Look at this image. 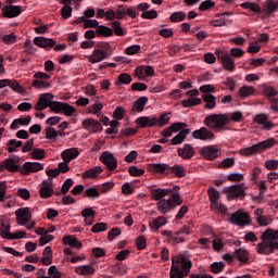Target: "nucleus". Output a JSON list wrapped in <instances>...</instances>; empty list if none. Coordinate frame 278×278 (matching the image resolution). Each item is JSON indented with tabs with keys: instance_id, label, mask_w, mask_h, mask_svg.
<instances>
[{
	"instance_id": "obj_1",
	"label": "nucleus",
	"mask_w": 278,
	"mask_h": 278,
	"mask_svg": "<svg viewBox=\"0 0 278 278\" xmlns=\"http://www.w3.org/2000/svg\"><path fill=\"white\" fill-rule=\"evenodd\" d=\"M231 121L235 123H242V112L236 111L229 115L227 114H211L203 121L204 125L214 131H229L227 127Z\"/></svg>"
},
{
	"instance_id": "obj_2",
	"label": "nucleus",
	"mask_w": 278,
	"mask_h": 278,
	"mask_svg": "<svg viewBox=\"0 0 278 278\" xmlns=\"http://www.w3.org/2000/svg\"><path fill=\"white\" fill-rule=\"evenodd\" d=\"M271 147H275V139H267L265 141L255 143L251 147L242 148L239 151V153L241 155H244L245 157H249L250 155H255L257 153H264V151H268V149H271Z\"/></svg>"
},
{
	"instance_id": "obj_3",
	"label": "nucleus",
	"mask_w": 278,
	"mask_h": 278,
	"mask_svg": "<svg viewBox=\"0 0 278 278\" xmlns=\"http://www.w3.org/2000/svg\"><path fill=\"white\" fill-rule=\"evenodd\" d=\"M16 223L20 227H26L31 230L36 227V220H31V211L29 207H21L15 211Z\"/></svg>"
},
{
	"instance_id": "obj_4",
	"label": "nucleus",
	"mask_w": 278,
	"mask_h": 278,
	"mask_svg": "<svg viewBox=\"0 0 278 278\" xmlns=\"http://www.w3.org/2000/svg\"><path fill=\"white\" fill-rule=\"evenodd\" d=\"M97 49H94L91 53V55H88V62L91 64H98V62H103L108 58V54L110 53V43L108 42H100L98 43Z\"/></svg>"
},
{
	"instance_id": "obj_5",
	"label": "nucleus",
	"mask_w": 278,
	"mask_h": 278,
	"mask_svg": "<svg viewBox=\"0 0 278 278\" xmlns=\"http://www.w3.org/2000/svg\"><path fill=\"white\" fill-rule=\"evenodd\" d=\"M3 170L21 173V159L18 156H11L0 162V173H3Z\"/></svg>"
},
{
	"instance_id": "obj_6",
	"label": "nucleus",
	"mask_w": 278,
	"mask_h": 278,
	"mask_svg": "<svg viewBox=\"0 0 278 278\" xmlns=\"http://www.w3.org/2000/svg\"><path fill=\"white\" fill-rule=\"evenodd\" d=\"M230 223L232 225H238V227H247V225H251V216L249 213L239 210L230 216Z\"/></svg>"
},
{
	"instance_id": "obj_7",
	"label": "nucleus",
	"mask_w": 278,
	"mask_h": 278,
	"mask_svg": "<svg viewBox=\"0 0 278 278\" xmlns=\"http://www.w3.org/2000/svg\"><path fill=\"white\" fill-rule=\"evenodd\" d=\"M223 193L228 194V201H233V199H244V197H247V193L244 192V187H242V185L226 187L223 190Z\"/></svg>"
},
{
	"instance_id": "obj_8",
	"label": "nucleus",
	"mask_w": 278,
	"mask_h": 278,
	"mask_svg": "<svg viewBox=\"0 0 278 278\" xmlns=\"http://www.w3.org/2000/svg\"><path fill=\"white\" fill-rule=\"evenodd\" d=\"M210 127H201L200 129L194 130L191 136L195 140H203L204 142H212L216 139V135L212 130H210Z\"/></svg>"
},
{
	"instance_id": "obj_9",
	"label": "nucleus",
	"mask_w": 278,
	"mask_h": 278,
	"mask_svg": "<svg viewBox=\"0 0 278 278\" xmlns=\"http://www.w3.org/2000/svg\"><path fill=\"white\" fill-rule=\"evenodd\" d=\"M99 160L106 166L108 170H116L118 168V160L110 151L102 152Z\"/></svg>"
},
{
	"instance_id": "obj_10",
	"label": "nucleus",
	"mask_w": 278,
	"mask_h": 278,
	"mask_svg": "<svg viewBox=\"0 0 278 278\" xmlns=\"http://www.w3.org/2000/svg\"><path fill=\"white\" fill-rule=\"evenodd\" d=\"M200 155L204 157V160H208L210 162H214L220 155V149L216 144L205 146L200 150Z\"/></svg>"
},
{
	"instance_id": "obj_11",
	"label": "nucleus",
	"mask_w": 278,
	"mask_h": 278,
	"mask_svg": "<svg viewBox=\"0 0 278 278\" xmlns=\"http://www.w3.org/2000/svg\"><path fill=\"white\" fill-rule=\"evenodd\" d=\"M23 8L21 5L5 4L1 9V16L3 18H16V16H21Z\"/></svg>"
},
{
	"instance_id": "obj_12",
	"label": "nucleus",
	"mask_w": 278,
	"mask_h": 278,
	"mask_svg": "<svg viewBox=\"0 0 278 278\" xmlns=\"http://www.w3.org/2000/svg\"><path fill=\"white\" fill-rule=\"evenodd\" d=\"M45 170V164L38 162H26L23 164L20 173L22 175H31V173H40Z\"/></svg>"
},
{
	"instance_id": "obj_13",
	"label": "nucleus",
	"mask_w": 278,
	"mask_h": 278,
	"mask_svg": "<svg viewBox=\"0 0 278 278\" xmlns=\"http://www.w3.org/2000/svg\"><path fill=\"white\" fill-rule=\"evenodd\" d=\"M187 97H191L188 100H182L181 105L182 108H194V105H201L202 100L201 98H195L199 94L198 89H191L186 92Z\"/></svg>"
},
{
	"instance_id": "obj_14",
	"label": "nucleus",
	"mask_w": 278,
	"mask_h": 278,
	"mask_svg": "<svg viewBox=\"0 0 278 278\" xmlns=\"http://www.w3.org/2000/svg\"><path fill=\"white\" fill-rule=\"evenodd\" d=\"M52 101H53L52 93H42L39 96V99L35 105V110L37 112H42V110H47V108L51 106Z\"/></svg>"
},
{
	"instance_id": "obj_15",
	"label": "nucleus",
	"mask_w": 278,
	"mask_h": 278,
	"mask_svg": "<svg viewBox=\"0 0 278 278\" xmlns=\"http://www.w3.org/2000/svg\"><path fill=\"white\" fill-rule=\"evenodd\" d=\"M52 101H53L52 93H42L39 96V99L35 105V110L37 112H42V110H47V108L51 106Z\"/></svg>"
},
{
	"instance_id": "obj_16",
	"label": "nucleus",
	"mask_w": 278,
	"mask_h": 278,
	"mask_svg": "<svg viewBox=\"0 0 278 278\" xmlns=\"http://www.w3.org/2000/svg\"><path fill=\"white\" fill-rule=\"evenodd\" d=\"M53 192V179L49 178L48 180H43L39 190L41 199H51Z\"/></svg>"
},
{
	"instance_id": "obj_17",
	"label": "nucleus",
	"mask_w": 278,
	"mask_h": 278,
	"mask_svg": "<svg viewBox=\"0 0 278 278\" xmlns=\"http://www.w3.org/2000/svg\"><path fill=\"white\" fill-rule=\"evenodd\" d=\"M178 156L182 160H192L197 155V150L190 143H185L182 148L177 149Z\"/></svg>"
},
{
	"instance_id": "obj_18",
	"label": "nucleus",
	"mask_w": 278,
	"mask_h": 278,
	"mask_svg": "<svg viewBox=\"0 0 278 278\" xmlns=\"http://www.w3.org/2000/svg\"><path fill=\"white\" fill-rule=\"evenodd\" d=\"M136 125L140 129L157 127V117L140 116L136 119Z\"/></svg>"
},
{
	"instance_id": "obj_19",
	"label": "nucleus",
	"mask_w": 278,
	"mask_h": 278,
	"mask_svg": "<svg viewBox=\"0 0 278 278\" xmlns=\"http://www.w3.org/2000/svg\"><path fill=\"white\" fill-rule=\"evenodd\" d=\"M83 127L84 129H87V131H90L91 134H99V131H103V127L101 126V123L93 118H87L83 121Z\"/></svg>"
},
{
	"instance_id": "obj_20",
	"label": "nucleus",
	"mask_w": 278,
	"mask_h": 278,
	"mask_svg": "<svg viewBox=\"0 0 278 278\" xmlns=\"http://www.w3.org/2000/svg\"><path fill=\"white\" fill-rule=\"evenodd\" d=\"M217 58L226 71L232 72L236 68V62L233 61V56H231V54L220 52L217 54Z\"/></svg>"
},
{
	"instance_id": "obj_21",
	"label": "nucleus",
	"mask_w": 278,
	"mask_h": 278,
	"mask_svg": "<svg viewBox=\"0 0 278 278\" xmlns=\"http://www.w3.org/2000/svg\"><path fill=\"white\" fill-rule=\"evenodd\" d=\"M50 110L55 112V114H60L61 112L66 116H71V105L68 103L52 101L50 103Z\"/></svg>"
},
{
	"instance_id": "obj_22",
	"label": "nucleus",
	"mask_w": 278,
	"mask_h": 278,
	"mask_svg": "<svg viewBox=\"0 0 278 278\" xmlns=\"http://www.w3.org/2000/svg\"><path fill=\"white\" fill-rule=\"evenodd\" d=\"M254 123H257V125H262L265 131H270L275 128V124L268 122V115H266L265 113H260L255 115Z\"/></svg>"
},
{
	"instance_id": "obj_23",
	"label": "nucleus",
	"mask_w": 278,
	"mask_h": 278,
	"mask_svg": "<svg viewBox=\"0 0 278 278\" xmlns=\"http://www.w3.org/2000/svg\"><path fill=\"white\" fill-rule=\"evenodd\" d=\"M61 157L63 162L59 163L58 168L60 173H68V170H71V167L68 166V164H71V149L64 150Z\"/></svg>"
},
{
	"instance_id": "obj_24",
	"label": "nucleus",
	"mask_w": 278,
	"mask_h": 278,
	"mask_svg": "<svg viewBox=\"0 0 278 278\" xmlns=\"http://www.w3.org/2000/svg\"><path fill=\"white\" fill-rule=\"evenodd\" d=\"M156 210L160 214H168L173 208V199H162L156 203Z\"/></svg>"
},
{
	"instance_id": "obj_25",
	"label": "nucleus",
	"mask_w": 278,
	"mask_h": 278,
	"mask_svg": "<svg viewBox=\"0 0 278 278\" xmlns=\"http://www.w3.org/2000/svg\"><path fill=\"white\" fill-rule=\"evenodd\" d=\"M34 45H36V47H40V49H49L51 47H55V39L45 38V37H36L34 39Z\"/></svg>"
},
{
	"instance_id": "obj_26",
	"label": "nucleus",
	"mask_w": 278,
	"mask_h": 278,
	"mask_svg": "<svg viewBox=\"0 0 278 278\" xmlns=\"http://www.w3.org/2000/svg\"><path fill=\"white\" fill-rule=\"evenodd\" d=\"M150 192L154 201H162L164 197H168V194H173V189L156 188V189H151Z\"/></svg>"
},
{
	"instance_id": "obj_27",
	"label": "nucleus",
	"mask_w": 278,
	"mask_h": 278,
	"mask_svg": "<svg viewBox=\"0 0 278 278\" xmlns=\"http://www.w3.org/2000/svg\"><path fill=\"white\" fill-rule=\"evenodd\" d=\"M181 260H186V257L181 256H174L172 258V267H170V270L169 273L172 274V277L174 275H178V278H181V267L179 266L181 264Z\"/></svg>"
},
{
	"instance_id": "obj_28",
	"label": "nucleus",
	"mask_w": 278,
	"mask_h": 278,
	"mask_svg": "<svg viewBox=\"0 0 278 278\" xmlns=\"http://www.w3.org/2000/svg\"><path fill=\"white\" fill-rule=\"evenodd\" d=\"M40 262L43 266H51V264H53V250L51 247L45 248Z\"/></svg>"
},
{
	"instance_id": "obj_29",
	"label": "nucleus",
	"mask_w": 278,
	"mask_h": 278,
	"mask_svg": "<svg viewBox=\"0 0 278 278\" xmlns=\"http://www.w3.org/2000/svg\"><path fill=\"white\" fill-rule=\"evenodd\" d=\"M149 170H151V173H159V175H164L166 170H170V165L166 163H152L149 165Z\"/></svg>"
},
{
	"instance_id": "obj_30",
	"label": "nucleus",
	"mask_w": 278,
	"mask_h": 278,
	"mask_svg": "<svg viewBox=\"0 0 278 278\" xmlns=\"http://www.w3.org/2000/svg\"><path fill=\"white\" fill-rule=\"evenodd\" d=\"M103 173V168L101 166H96L93 168L87 169L83 173V179H97L99 175Z\"/></svg>"
},
{
	"instance_id": "obj_31",
	"label": "nucleus",
	"mask_w": 278,
	"mask_h": 278,
	"mask_svg": "<svg viewBox=\"0 0 278 278\" xmlns=\"http://www.w3.org/2000/svg\"><path fill=\"white\" fill-rule=\"evenodd\" d=\"M235 260H238V262H241V264H247L249 262V251L243 248H239L235 250L233 252Z\"/></svg>"
},
{
	"instance_id": "obj_32",
	"label": "nucleus",
	"mask_w": 278,
	"mask_h": 278,
	"mask_svg": "<svg viewBox=\"0 0 278 278\" xmlns=\"http://www.w3.org/2000/svg\"><path fill=\"white\" fill-rule=\"evenodd\" d=\"M31 123V116L27 115L25 117L15 118L10 126V129H18L20 126L27 127Z\"/></svg>"
},
{
	"instance_id": "obj_33",
	"label": "nucleus",
	"mask_w": 278,
	"mask_h": 278,
	"mask_svg": "<svg viewBox=\"0 0 278 278\" xmlns=\"http://www.w3.org/2000/svg\"><path fill=\"white\" fill-rule=\"evenodd\" d=\"M94 271V267H92L91 265H81L75 267L76 275H83V277H91Z\"/></svg>"
},
{
	"instance_id": "obj_34",
	"label": "nucleus",
	"mask_w": 278,
	"mask_h": 278,
	"mask_svg": "<svg viewBox=\"0 0 278 278\" xmlns=\"http://www.w3.org/2000/svg\"><path fill=\"white\" fill-rule=\"evenodd\" d=\"M208 199L211 201V207H217L218 206V199H220V193L216 188L210 187L207 190Z\"/></svg>"
},
{
	"instance_id": "obj_35",
	"label": "nucleus",
	"mask_w": 278,
	"mask_h": 278,
	"mask_svg": "<svg viewBox=\"0 0 278 278\" xmlns=\"http://www.w3.org/2000/svg\"><path fill=\"white\" fill-rule=\"evenodd\" d=\"M74 23H84V29H94L99 27V22L97 20H88L84 16L78 17V20Z\"/></svg>"
},
{
	"instance_id": "obj_36",
	"label": "nucleus",
	"mask_w": 278,
	"mask_h": 278,
	"mask_svg": "<svg viewBox=\"0 0 278 278\" xmlns=\"http://www.w3.org/2000/svg\"><path fill=\"white\" fill-rule=\"evenodd\" d=\"M10 229L11 226L10 224L5 223V217L4 216H0V236L1 238H3L4 240H8V238L10 237Z\"/></svg>"
},
{
	"instance_id": "obj_37",
	"label": "nucleus",
	"mask_w": 278,
	"mask_h": 278,
	"mask_svg": "<svg viewBox=\"0 0 278 278\" xmlns=\"http://www.w3.org/2000/svg\"><path fill=\"white\" fill-rule=\"evenodd\" d=\"M257 253L261 255H270L273 253V244L270 241H263L257 244Z\"/></svg>"
},
{
	"instance_id": "obj_38",
	"label": "nucleus",
	"mask_w": 278,
	"mask_h": 278,
	"mask_svg": "<svg viewBox=\"0 0 278 278\" xmlns=\"http://www.w3.org/2000/svg\"><path fill=\"white\" fill-rule=\"evenodd\" d=\"M188 134H190V128H185L179 131L173 139H172V144L175 147L177 144H181L184 140L188 137Z\"/></svg>"
},
{
	"instance_id": "obj_39",
	"label": "nucleus",
	"mask_w": 278,
	"mask_h": 278,
	"mask_svg": "<svg viewBox=\"0 0 278 278\" xmlns=\"http://www.w3.org/2000/svg\"><path fill=\"white\" fill-rule=\"evenodd\" d=\"M203 101H205V105L204 108H206V110H214V108H216V97L212 93H204L202 96Z\"/></svg>"
},
{
	"instance_id": "obj_40",
	"label": "nucleus",
	"mask_w": 278,
	"mask_h": 278,
	"mask_svg": "<svg viewBox=\"0 0 278 278\" xmlns=\"http://www.w3.org/2000/svg\"><path fill=\"white\" fill-rule=\"evenodd\" d=\"M97 36H103L104 38H110V36L114 35V29L104 26V25H98L96 29Z\"/></svg>"
},
{
	"instance_id": "obj_41",
	"label": "nucleus",
	"mask_w": 278,
	"mask_h": 278,
	"mask_svg": "<svg viewBox=\"0 0 278 278\" xmlns=\"http://www.w3.org/2000/svg\"><path fill=\"white\" fill-rule=\"evenodd\" d=\"M93 105L90 106L89 114H97L98 117H101V111L103 110V104L101 103L99 97L93 98Z\"/></svg>"
},
{
	"instance_id": "obj_42",
	"label": "nucleus",
	"mask_w": 278,
	"mask_h": 278,
	"mask_svg": "<svg viewBox=\"0 0 278 278\" xmlns=\"http://www.w3.org/2000/svg\"><path fill=\"white\" fill-rule=\"evenodd\" d=\"M149 103L148 97H140L132 105V112H142L144 110V105Z\"/></svg>"
},
{
	"instance_id": "obj_43",
	"label": "nucleus",
	"mask_w": 278,
	"mask_h": 278,
	"mask_svg": "<svg viewBox=\"0 0 278 278\" xmlns=\"http://www.w3.org/2000/svg\"><path fill=\"white\" fill-rule=\"evenodd\" d=\"M166 223H167L166 217L159 216L150 223V227L151 229H154L155 231H157L161 227H164Z\"/></svg>"
},
{
	"instance_id": "obj_44",
	"label": "nucleus",
	"mask_w": 278,
	"mask_h": 278,
	"mask_svg": "<svg viewBox=\"0 0 278 278\" xmlns=\"http://www.w3.org/2000/svg\"><path fill=\"white\" fill-rule=\"evenodd\" d=\"M181 268V278L188 277V275H190V269L192 268V261L182 258Z\"/></svg>"
},
{
	"instance_id": "obj_45",
	"label": "nucleus",
	"mask_w": 278,
	"mask_h": 278,
	"mask_svg": "<svg viewBox=\"0 0 278 278\" xmlns=\"http://www.w3.org/2000/svg\"><path fill=\"white\" fill-rule=\"evenodd\" d=\"M131 84V75L127 73L119 74L117 77V81L115 83L116 86H129Z\"/></svg>"
},
{
	"instance_id": "obj_46",
	"label": "nucleus",
	"mask_w": 278,
	"mask_h": 278,
	"mask_svg": "<svg viewBox=\"0 0 278 278\" xmlns=\"http://www.w3.org/2000/svg\"><path fill=\"white\" fill-rule=\"evenodd\" d=\"M33 87L37 88V90H47V88H51V83H49L48 80L35 78V80L33 81Z\"/></svg>"
},
{
	"instance_id": "obj_47",
	"label": "nucleus",
	"mask_w": 278,
	"mask_h": 278,
	"mask_svg": "<svg viewBox=\"0 0 278 278\" xmlns=\"http://www.w3.org/2000/svg\"><path fill=\"white\" fill-rule=\"evenodd\" d=\"M170 123V113L164 112L157 117V127H164Z\"/></svg>"
},
{
	"instance_id": "obj_48",
	"label": "nucleus",
	"mask_w": 278,
	"mask_h": 278,
	"mask_svg": "<svg viewBox=\"0 0 278 278\" xmlns=\"http://www.w3.org/2000/svg\"><path fill=\"white\" fill-rule=\"evenodd\" d=\"M263 92L265 97H267L268 101H270V99H275V97L278 96L277 89H275V87H270L267 85L263 87Z\"/></svg>"
},
{
	"instance_id": "obj_49",
	"label": "nucleus",
	"mask_w": 278,
	"mask_h": 278,
	"mask_svg": "<svg viewBox=\"0 0 278 278\" xmlns=\"http://www.w3.org/2000/svg\"><path fill=\"white\" fill-rule=\"evenodd\" d=\"M233 166H236V160L233 157H226L218 164V168H223L224 170L233 168Z\"/></svg>"
},
{
	"instance_id": "obj_50",
	"label": "nucleus",
	"mask_w": 278,
	"mask_h": 278,
	"mask_svg": "<svg viewBox=\"0 0 278 278\" xmlns=\"http://www.w3.org/2000/svg\"><path fill=\"white\" fill-rule=\"evenodd\" d=\"M255 92V88L251 86H242L239 90V96L241 99H247V97H251Z\"/></svg>"
},
{
	"instance_id": "obj_51",
	"label": "nucleus",
	"mask_w": 278,
	"mask_h": 278,
	"mask_svg": "<svg viewBox=\"0 0 278 278\" xmlns=\"http://www.w3.org/2000/svg\"><path fill=\"white\" fill-rule=\"evenodd\" d=\"M30 156L33 160H45L47 157V152L43 149L35 148L33 149Z\"/></svg>"
},
{
	"instance_id": "obj_52",
	"label": "nucleus",
	"mask_w": 278,
	"mask_h": 278,
	"mask_svg": "<svg viewBox=\"0 0 278 278\" xmlns=\"http://www.w3.org/2000/svg\"><path fill=\"white\" fill-rule=\"evenodd\" d=\"M169 21L170 23H181L182 21H186V14L184 13V11L174 12L169 16Z\"/></svg>"
},
{
	"instance_id": "obj_53",
	"label": "nucleus",
	"mask_w": 278,
	"mask_h": 278,
	"mask_svg": "<svg viewBox=\"0 0 278 278\" xmlns=\"http://www.w3.org/2000/svg\"><path fill=\"white\" fill-rule=\"evenodd\" d=\"M9 88L13 90L14 92H17L18 94H25V88L18 84L17 80H10Z\"/></svg>"
},
{
	"instance_id": "obj_54",
	"label": "nucleus",
	"mask_w": 278,
	"mask_h": 278,
	"mask_svg": "<svg viewBox=\"0 0 278 278\" xmlns=\"http://www.w3.org/2000/svg\"><path fill=\"white\" fill-rule=\"evenodd\" d=\"M18 147H23V141H18L16 139H11L8 142V152L14 153V151L17 150Z\"/></svg>"
},
{
	"instance_id": "obj_55",
	"label": "nucleus",
	"mask_w": 278,
	"mask_h": 278,
	"mask_svg": "<svg viewBox=\"0 0 278 278\" xmlns=\"http://www.w3.org/2000/svg\"><path fill=\"white\" fill-rule=\"evenodd\" d=\"M278 3L275 2V0H267L264 10L267 12V14H274V12L277 10Z\"/></svg>"
},
{
	"instance_id": "obj_56",
	"label": "nucleus",
	"mask_w": 278,
	"mask_h": 278,
	"mask_svg": "<svg viewBox=\"0 0 278 278\" xmlns=\"http://www.w3.org/2000/svg\"><path fill=\"white\" fill-rule=\"evenodd\" d=\"M262 238L264 240H278V230L267 229L263 232Z\"/></svg>"
},
{
	"instance_id": "obj_57",
	"label": "nucleus",
	"mask_w": 278,
	"mask_h": 278,
	"mask_svg": "<svg viewBox=\"0 0 278 278\" xmlns=\"http://www.w3.org/2000/svg\"><path fill=\"white\" fill-rule=\"evenodd\" d=\"M170 198L173 203V208L177 207V205H181L184 203V200H181V195H179V192H175L172 190Z\"/></svg>"
},
{
	"instance_id": "obj_58",
	"label": "nucleus",
	"mask_w": 278,
	"mask_h": 278,
	"mask_svg": "<svg viewBox=\"0 0 278 278\" xmlns=\"http://www.w3.org/2000/svg\"><path fill=\"white\" fill-rule=\"evenodd\" d=\"M169 170H172L176 177H186V168L181 165L169 166Z\"/></svg>"
},
{
	"instance_id": "obj_59",
	"label": "nucleus",
	"mask_w": 278,
	"mask_h": 278,
	"mask_svg": "<svg viewBox=\"0 0 278 278\" xmlns=\"http://www.w3.org/2000/svg\"><path fill=\"white\" fill-rule=\"evenodd\" d=\"M85 197H87L88 199H99L101 197V193L97 188H88L85 191Z\"/></svg>"
},
{
	"instance_id": "obj_60",
	"label": "nucleus",
	"mask_w": 278,
	"mask_h": 278,
	"mask_svg": "<svg viewBox=\"0 0 278 278\" xmlns=\"http://www.w3.org/2000/svg\"><path fill=\"white\" fill-rule=\"evenodd\" d=\"M225 270V263L224 262H215L211 264V273L218 275V273H223Z\"/></svg>"
},
{
	"instance_id": "obj_61",
	"label": "nucleus",
	"mask_w": 278,
	"mask_h": 278,
	"mask_svg": "<svg viewBox=\"0 0 278 278\" xmlns=\"http://www.w3.org/2000/svg\"><path fill=\"white\" fill-rule=\"evenodd\" d=\"M17 40L16 34L2 35V42L4 45H14Z\"/></svg>"
},
{
	"instance_id": "obj_62",
	"label": "nucleus",
	"mask_w": 278,
	"mask_h": 278,
	"mask_svg": "<svg viewBox=\"0 0 278 278\" xmlns=\"http://www.w3.org/2000/svg\"><path fill=\"white\" fill-rule=\"evenodd\" d=\"M92 233H101V231H108V224L97 223L91 228Z\"/></svg>"
},
{
	"instance_id": "obj_63",
	"label": "nucleus",
	"mask_w": 278,
	"mask_h": 278,
	"mask_svg": "<svg viewBox=\"0 0 278 278\" xmlns=\"http://www.w3.org/2000/svg\"><path fill=\"white\" fill-rule=\"evenodd\" d=\"M112 27H113V29H114L115 36H125V30H124L123 27L121 26V22L114 21V22L112 23Z\"/></svg>"
},
{
	"instance_id": "obj_64",
	"label": "nucleus",
	"mask_w": 278,
	"mask_h": 278,
	"mask_svg": "<svg viewBox=\"0 0 278 278\" xmlns=\"http://www.w3.org/2000/svg\"><path fill=\"white\" fill-rule=\"evenodd\" d=\"M48 277L51 278H61L62 274L60 273V270L58 269V267L55 265H52L49 267L48 269Z\"/></svg>"
}]
</instances>
